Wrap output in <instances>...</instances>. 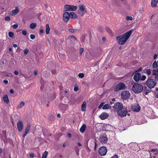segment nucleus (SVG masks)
<instances>
[{
  "label": "nucleus",
  "mask_w": 158,
  "mask_h": 158,
  "mask_svg": "<svg viewBox=\"0 0 158 158\" xmlns=\"http://www.w3.org/2000/svg\"><path fill=\"white\" fill-rule=\"evenodd\" d=\"M70 17L73 19H75L76 17V15L73 12H70L69 14Z\"/></svg>",
  "instance_id": "bb28decb"
},
{
  "label": "nucleus",
  "mask_w": 158,
  "mask_h": 158,
  "mask_svg": "<svg viewBox=\"0 0 158 158\" xmlns=\"http://www.w3.org/2000/svg\"><path fill=\"white\" fill-rule=\"evenodd\" d=\"M30 129V125L29 124L27 125V126L25 130V132L27 133H28Z\"/></svg>",
  "instance_id": "cd10ccee"
},
{
  "label": "nucleus",
  "mask_w": 158,
  "mask_h": 158,
  "mask_svg": "<svg viewBox=\"0 0 158 158\" xmlns=\"http://www.w3.org/2000/svg\"><path fill=\"white\" fill-rule=\"evenodd\" d=\"M126 88V86L124 83L120 82L116 86L114 89V91L115 92H117L119 90L125 89Z\"/></svg>",
  "instance_id": "39448f33"
},
{
  "label": "nucleus",
  "mask_w": 158,
  "mask_h": 158,
  "mask_svg": "<svg viewBox=\"0 0 158 158\" xmlns=\"http://www.w3.org/2000/svg\"><path fill=\"white\" fill-rule=\"evenodd\" d=\"M67 135L68 138H70L71 137V135L70 133L67 134Z\"/></svg>",
  "instance_id": "8fccbe9b"
},
{
  "label": "nucleus",
  "mask_w": 158,
  "mask_h": 158,
  "mask_svg": "<svg viewBox=\"0 0 158 158\" xmlns=\"http://www.w3.org/2000/svg\"><path fill=\"white\" fill-rule=\"evenodd\" d=\"M106 40V38L105 37H103L102 38V40L103 41V42H105V41Z\"/></svg>",
  "instance_id": "680f3d73"
},
{
  "label": "nucleus",
  "mask_w": 158,
  "mask_h": 158,
  "mask_svg": "<svg viewBox=\"0 0 158 158\" xmlns=\"http://www.w3.org/2000/svg\"><path fill=\"white\" fill-rule=\"evenodd\" d=\"M156 83V81L155 79L149 77L147 79L146 84L149 89H147V88L145 87L143 91L144 93L146 95L148 93L151 91L150 89L154 87Z\"/></svg>",
  "instance_id": "f03ea898"
},
{
  "label": "nucleus",
  "mask_w": 158,
  "mask_h": 158,
  "mask_svg": "<svg viewBox=\"0 0 158 158\" xmlns=\"http://www.w3.org/2000/svg\"><path fill=\"white\" fill-rule=\"evenodd\" d=\"M22 33L24 35H26L27 34V32L25 30H23L22 31Z\"/></svg>",
  "instance_id": "37998d69"
},
{
  "label": "nucleus",
  "mask_w": 158,
  "mask_h": 158,
  "mask_svg": "<svg viewBox=\"0 0 158 158\" xmlns=\"http://www.w3.org/2000/svg\"><path fill=\"white\" fill-rule=\"evenodd\" d=\"M153 68H157L158 67V65L156 61H154L152 65Z\"/></svg>",
  "instance_id": "7c9ffc66"
},
{
  "label": "nucleus",
  "mask_w": 158,
  "mask_h": 158,
  "mask_svg": "<svg viewBox=\"0 0 158 158\" xmlns=\"http://www.w3.org/2000/svg\"><path fill=\"white\" fill-rule=\"evenodd\" d=\"M157 149H152L151 151V152L153 153L154 154L156 155L157 154H158V151H156Z\"/></svg>",
  "instance_id": "473e14b6"
},
{
  "label": "nucleus",
  "mask_w": 158,
  "mask_h": 158,
  "mask_svg": "<svg viewBox=\"0 0 158 158\" xmlns=\"http://www.w3.org/2000/svg\"><path fill=\"white\" fill-rule=\"evenodd\" d=\"M10 92L11 94H13L14 93V91L13 89H10Z\"/></svg>",
  "instance_id": "e2e57ef3"
},
{
  "label": "nucleus",
  "mask_w": 158,
  "mask_h": 158,
  "mask_svg": "<svg viewBox=\"0 0 158 158\" xmlns=\"http://www.w3.org/2000/svg\"><path fill=\"white\" fill-rule=\"evenodd\" d=\"M107 152L106 148L104 146H102L98 150L99 154L102 156L105 155Z\"/></svg>",
  "instance_id": "6e6552de"
},
{
  "label": "nucleus",
  "mask_w": 158,
  "mask_h": 158,
  "mask_svg": "<svg viewBox=\"0 0 158 158\" xmlns=\"http://www.w3.org/2000/svg\"><path fill=\"white\" fill-rule=\"evenodd\" d=\"M130 94L128 91H125L123 92L121 94V98L123 99L129 98Z\"/></svg>",
  "instance_id": "1a4fd4ad"
},
{
  "label": "nucleus",
  "mask_w": 158,
  "mask_h": 158,
  "mask_svg": "<svg viewBox=\"0 0 158 158\" xmlns=\"http://www.w3.org/2000/svg\"><path fill=\"white\" fill-rule=\"evenodd\" d=\"M8 35L10 37L12 38L14 37V33L12 32H9L8 33Z\"/></svg>",
  "instance_id": "72a5a7b5"
},
{
  "label": "nucleus",
  "mask_w": 158,
  "mask_h": 158,
  "mask_svg": "<svg viewBox=\"0 0 158 158\" xmlns=\"http://www.w3.org/2000/svg\"><path fill=\"white\" fill-rule=\"evenodd\" d=\"M18 27V25L17 24H15L12 26V27L14 29H16Z\"/></svg>",
  "instance_id": "58836bf2"
},
{
  "label": "nucleus",
  "mask_w": 158,
  "mask_h": 158,
  "mask_svg": "<svg viewBox=\"0 0 158 158\" xmlns=\"http://www.w3.org/2000/svg\"><path fill=\"white\" fill-rule=\"evenodd\" d=\"M67 40L72 42H74L76 40V38L73 35L69 36L67 38Z\"/></svg>",
  "instance_id": "a211bd4d"
},
{
  "label": "nucleus",
  "mask_w": 158,
  "mask_h": 158,
  "mask_svg": "<svg viewBox=\"0 0 158 158\" xmlns=\"http://www.w3.org/2000/svg\"><path fill=\"white\" fill-rule=\"evenodd\" d=\"M133 18L131 16H127L126 17V19L127 20H131Z\"/></svg>",
  "instance_id": "e433bc0d"
},
{
  "label": "nucleus",
  "mask_w": 158,
  "mask_h": 158,
  "mask_svg": "<svg viewBox=\"0 0 158 158\" xmlns=\"http://www.w3.org/2000/svg\"><path fill=\"white\" fill-rule=\"evenodd\" d=\"M17 126L19 132H21L23 129V122L21 120H19L17 123Z\"/></svg>",
  "instance_id": "ddd939ff"
},
{
  "label": "nucleus",
  "mask_w": 158,
  "mask_h": 158,
  "mask_svg": "<svg viewBox=\"0 0 158 158\" xmlns=\"http://www.w3.org/2000/svg\"><path fill=\"white\" fill-rule=\"evenodd\" d=\"M142 68L141 67L138 70L137 72L141 71L142 70Z\"/></svg>",
  "instance_id": "13d9d810"
},
{
  "label": "nucleus",
  "mask_w": 158,
  "mask_h": 158,
  "mask_svg": "<svg viewBox=\"0 0 158 158\" xmlns=\"http://www.w3.org/2000/svg\"><path fill=\"white\" fill-rule=\"evenodd\" d=\"M145 73L148 75H151V70L150 69H146L145 70Z\"/></svg>",
  "instance_id": "c756f323"
},
{
  "label": "nucleus",
  "mask_w": 158,
  "mask_h": 158,
  "mask_svg": "<svg viewBox=\"0 0 158 158\" xmlns=\"http://www.w3.org/2000/svg\"><path fill=\"white\" fill-rule=\"evenodd\" d=\"M109 115L107 113L103 112L100 115L99 117L102 120H104L108 118Z\"/></svg>",
  "instance_id": "dca6fc26"
},
{
  "label": "nucleus",
  "mask_w": 158,
  "mask_h": 158,
  "mask_svg": "<svg viewBox=\"0 0 158 158\" xmlns=\"http://www.w3.org/2000/svg\"><path fill=\"white\" fill-rule=\"evenodd\" d=\"M60 108L62 110H65L67 108L66 105L61 104L60 105Z\"/></svg>",
  "instance_id": "4be33fe9"
},
{
  "label": "nucleus",
  "mask_w": 158,
  "mask_h": 158,
  "mask_svg": "<svg viewBox=\"0 0 158 158\" xmlns=\"http://www.w3.org/2000/svg\"><path fill=\"white\" fill-rule=\"evenodd\" d=\"M34 156V155L33 153H31L30 154V156L31 157H33Z\"/></svg>",
  "instance_id": "5fc2aeb1"
},
{
  "label": "nucleus",
  "mask_w": 158,
  "mask_h": 158,
  "mask_svg": "<svg viewBox=\"0 0 158 158\" xmlns=\"http://www.w3.org/2000/svg\"><path fill=\"white\" fill-rule=\"evenodd\" d=\"M27 134V133L25 132L23 136V137L24 138Z\"/></svg>",
  "instance_id": "bf43d9fd"
},
{
  "label": "nucleus",
  "mask_w": 158,
  "mask_h": 158,
  "mask_svg": "<svg viewBox=\"0 0 158 158\" xmlns=\"http://www.w3.org/2000/svg\"><path fill=\"white\" fill-rule=\"evenodd\" d=\"M152 75L155 76V79L158 81V69H153L152 71Z\"/></svg>",
  "instance_id": "f8f14e48"
},
{
  "label": "nucleus",
  "mask_w": 158,
  "mask_h": 158,
  "mask_svg": "<svg viewBox=\"0 0 158 158\" xmlns=\"http://www.w3.org/2000/svg\"><path fill=\"white\" fill-rule=\"evenodd\" d=\"M48 154V152L47 151H45L44 153L42 158H46L47 157Z\"/></svg>",
  "instance_id": "2f4dec72"
},
{
  "label": "nucleus",
  "mask_w": 158,
  "mask_h": 158,
  "mask_svg": "<svg viewBox=\"0 0 158 158\" xmlns=\"http://www.w3.org/2000/svg\"><path fill=\"white\" fill-rule=\"evenodd\" d=\"M34 74L35 75H36L37 74V72L36 71H35L34 72Z\"/></svg>",
  "instance_id": "774afa93"
},
{
  "label": "nucleus",
  "mask_w": 158,
  "mask_h": 158,
  "mask_svg": "<svg viewBox=\"0 0 158 158\" xmlns=\"http://www.w3.org/2000/svg\"><path fill=\"white\" fill-rule=\"evenodd\" d=\"M86 12L85 6L83 4H80V16H82Z\"/></svg>",
  "instance_id": "423d86ee"
},
{
  "label": "nucleus",
  "mask_w": 158,
  "mask_h": 158,
  "mask_svg": "<svg viewBox=\"0 0 158 158\" xmlns=\"http://www.w3.org/2000/svg\"><path fill=\"white\" fill-rule=\"evenodd\" d=\"M78 87L76 86H75L74 89V91H78Z\"/></svg>",
  "instance_id": "49530a36"
},
{
  "label": "nucleus",
  "mask_w": 158,
  "mask_h": 158,
  "mask_svg": "<svg viewBox=\"0 0 158 158\" xmlns=\"http://www.w3.org/2000/svg\"><path fill=\"white\" fill-rule=\"evenodd\" d=\"M5 19L7 21H9L10 20V18L9 17L6 16L5 17Z\"/></svg>",
  "instance_id": "09e8293b"
},
{
  "label": "nucleus",
  "mask_w": 158,
  "mask_h": 158,
  "mask_svg": "<svg viewBox=\"0 0 158 158\" xmlns=\"http://www.w3.org/2000/svg\"><path fill=\"white\" fill-rule=\"evenodd\" d=\"M77 8V7L76 6H73L67 5L64 6V9L66 11H75Z\"/></svg>",
  "instance_id": "0eeeda50"
},
{
  "label": "nucleus",
  "mask_w": 158,
  "mask_h": 158,
  "mask_svg": "<svg viewBox=\"0 0 158 158\" xmlns=\"http://www.w3.org/2000/svg\"><path fill=\"white\" fill-rule=\"evenodd\" d=\"M29 52V49L28 48H26L24 50V55H27Z\"/></svg>",
  "instance_id": "f704fd0d"
},
{
  "label": "nucleus",
  "mask_w": 158,
  "mask_h": 158,
  "mask_svg": "<svg viewBox=\"0 0 158 158\" xmlns=\"http://www.w3.org/2000/svg\"><path fill=\"white\" fill-rule=\"evenodd\" d=\"M113 108L117 112L118 115L121 117L126 116L127 113V109L123 108L122 104L120 103H116L114 105Z\"/></svg>",
  "instance_id": "f257e3e1"
},
{
  "label": "nucleus",
  "mask_w": 158,
  "mask_h": 158,
  "mask_svg": "<svg viewBox=\"0 0 158 158\" xmlns=\"http://www.w3.org/2000/svg\"><path fill=\"white\" fill-rule=\"evenodd\" d=\"M52 73L53 74H55L56 73V71L55 70H52Z\"/></svg>",
  "instance_id": "603ef678"
},
{
  "label": "nucleus",
  "mask_w": 158,
  "mask_h": 158,
  "mask_svg": "<svg viewBox=\"0 0 158 158\" xmlns=\"http://www.w3.org/2000/svg\"><path fill=\"white\" fill-rule=\"evenodd\" d=\"M156 97L158 98V88H156Z\"/></svg>",
  "instance_id": "c03bdc74"
},
{
  "label": "nucleus",
  "mask_w": 158,
  "mask_h": 158,
  "mask_svg": "<svg viewBox=\"0 0 158 158\" xmlns=\"http://www.w3.org/2000/svg\"><path fill=\"white\" fill-rule=\"evenodd\" d=\"M132 91L135 93H139L141 92L143 89V86L140 84L135 83L132 88Z\"/></svg>",
  "instance_id": "20e7f679"
},
{
  "label": "nucleus",
  "mask_w": 158,
  "mask_h": 158,
  "mask_svg": "<svg viewBox=\"0 0 158 158\" xmlns=\"http://www.w3.org/2000/svg\"><path fill=\"white\" fill-rule=\"evenodd\" d=\"M43 32H44V30H43L41 29V30H40V33L42 34L43 33Z\"/></svg>",
  "instance_id": "69168bd1"
},
{
  "label": "nucleus",
  "mask_w": 158,
  "mask_h": 158,
  "mask_svg": "<svg viewBox=\"0 0 158 158\" xmlns=\"http://www.w3.org/2000/svg\"><path fill=\"white\" fill-rule=\"evenodd\" d=\"M69 31L71 33H74L77 30L73 29L70 28L69 29Z\"/></svg>",
  "instance_id": "c9c22d12"
},
{
  "label": "nucleus",
  "mask_w": 158,
  "mask_h": 158,
  "mask_svg": "<svg viewBox=\"0 0 158 158\" xmlns=\"http://www.w3.org/2000/svg\"><path fill=\"white\" fill-rule=\"evenodd\" d=\"M84 51V49L82 48H81L80 49V53L81 55L82 53Z\"/></svg>",
  "instance_id": "de8ad7c7"
},
{
  "label": "nucleus",
  "mask_w": 158,
  "mask_h": 158,
  "mask_svg": "<svg viewBox=\"0 0 158 158\" xmlns=\"http://www.w3.org/2000/svg\"><path fill=\"white\" fill-rule=\"evenodd\" d=\"M36 23H31L30 26V28L31 29L35 28L36 26Z\"/></svg>",
  "instance_id": "c85d7f7f"
},
{
  "label": "nucleus",
  "mask_w": 158,
  "mask_h": 158,
  "mask_svg": "<svg viewBox=\"0 0 158 158\" xmlns=\"http://www.w3.org/2000/svg\"><path fill=\"white\" fill-rule=\"evenodd\" d=\"M70 18L69 14L67 12H65L63 16V20L64 22H67L69 20Z\"/></svg>",
  "instance_id": "9d476101"
},
{
  "label": "nucleus",
  "mask_w": 158,
  "mask_h": 158,
  "mask_svg": "<svg viewBox=\"0 0 158 158\" xmlns=\"http://www.w3.org/2000/svg\"><path fill=\"white\" fill-rule=\"evenodd\" d=\"M19 10L17 7H15V9L12 10L11 12V14L12 15H17L19 12Z\"/></svg>",
  "instance_id": "6ab92c4d"
},
{
  "label": "nucleus",
  "mask_w": 158,
  "mask_h": 158,
  "mask_svg": "<svg viewBox=\"0 0 158 158\" xmlns=\"http://www.w3.org/2000/svg\"><path fill=\"white\" fill-rule=\"evenodd\" d=\"M85 36V35H81V41L84 40Z\"/></svg>",
  "instance_id": "a18cd8bd"
},
{
  "label": "nucleus",
  "mask_w": 158,
  "mask_h": 158,
  "mask_svg": "<svg viewBox=\"0 0 158 158\" xmlns=\"http://www.w3.org/2000/svg\"><path fill=\"white\" fill-rule=\"evenodd\" d=\"M146 78V77L144 75L142 76L141 77H140V79L141 81L144 80Z\"/></svg>",
  "instance_id": "4c0bfd02"
},
{
  "label": "nucleus",
  "mask_w": 158,
  "mask_h": 158,
  "mask_svg": "<svg viewBox=\"0 0 158 158\" xmlns=\"http://www.w3.org/2000/svg\"><path fill=\"white\" fill-rule=\"evenodd\" d=\"M157 57V55L156 54H154V56H153V58L154 59H155Z\"/></svg>",
  "instance_id": "6e6d98bb"
},
{
  "label": "nucleus",
  "mask_w": 158,
  "mask_h": 158,
  "mask_svg": "<svg viewBox=\"0 0 158 158\" xmlns=\"http://www.w3.org/2000/svg\"><path fill=\"white\" fill-rule=\"evenodd\" d=\"M110 107H111L110 105L108 104H106L103 106L102 109L103 110H107Z\"/></svg>",
  "instance_id": "b1692460"
},
{
  "label": "nucleus",
  "mask_w": 158,
  "mask_h": 158,
  "mask_svg": "<svg viewBox=\"0 0 158 158\" xmlns=\"http://www.w3.org/2000/svg\"><path fill=\"white\" fill-rule=\"evenodd\" d=\"M111 158H118V156L117 155H115L113 156Z\"/></svg>",
  "instance_id": "3c124183"
},
{
  "label": "nucleus",
  "mask_w": 158,
  "mask_h": 158,
  "mask_svg": "<svg viewBox=\"0 0 158 158\" xmlns=\"http://www.w3.org/2000/svg\"><path fill=\"white\" fill-rule=\"evenodd\" d=\"M84 77V74L83 73H80V78H83Z\"/></svg>",
  "instance_id": "79ce46f5"
},
{
  "label": "nucleus",
  "mask_w": 158,
  "mask_h": 158,
  "mask_svg": "<svg viewBox=\"0 0 158 158\" xmlns=\"http://www.w3.org/2000/svg\"><path fill=\"white\" fill-rule=\"evenodd\" d=\"M158 0H152L151 6L152 7H155L158 3Z\"/></svg>",
  "instance_id": "412c9836"
},
{
  "label": "nucleus",
  "mask_w": 158,
  "mask_h": 158,
  "mask_svg": "<svg viewBox=\"0 0 158 158\" xmlns=\"http://www.w3.org/2000/svg\"><path fill=\"white\" fill-rule=\"evenodd\" d=\"M50 30V28L49 25L48 24H47L46 25V32L47 34H48L49 33V31Z\"/></svg>",
  "instance_id": "393cba45"
},
{
  "label": "nucleus",
  "mask_w": 158,
  "mask_h": 158,
  "mask_svg": "<svg viewBox=\"0 0 158 158\" xmlns=\"http://www.w3.org/2000/svg\"><path fill=\"white\" fill-rule=\"evenodd\" d=\"M57 116L58 118H60V114H57Z\"/></svg>",
  "instance_id": "338daca9"
},
{
  "label": "nucleus",
  "mask_w": 158,
  "mask_h": 158,
  "mask_svg": "<svg viewBox=\"0 0 158 158\" xmlns=\"http://www.w3.org/2000/svg\"><path fill=\"white\" fill-rule=\"evenodd\" d=\"M133 30L127 32L124 34L118 36L116 39L119 44L120 45L124 44L131 35Z\"/></svg>",
  "instance_id": "7ed1b4c3"
},
{
  "label": "nucleus",
  "mask_w": 158,
  "mask_h": 158,
  "mask_svg": "<svg viewBox=\"0 0 158 158\" xmlns=\"http://www.w3.org/2000/svg\"><path fill=\"white\" fill-rule=\"evenodd\" d=\"M4 101L6 104H8L9 102V100L8 96L7 95H5L3 98Z\"/></svg>",
  "instance_id": "5701e85b"
},
{
  "label": "nucleus",
  "mask_w": 158,
  "mask_h": 158,
  "mask_svg": "<svg viewBox=\"0 0 158 158\" xmlns=\"http://www.w3.org/2000/svg\"><path fill=\"white\" fill-rule=\"evenodd\" d=\"M141 77V74L139 73H137L134 75L133 78L136 82H138Z\"/></svg>",
  "instance_id": "2eb2a0df"
},
{
  "label": "nucleus",
  "mask_w": 158,
  "mask_h": 158,
  "mask_svg": "<svg viewBox=\"0 0 158 158\" xmlns=\"http://www.w3.org/2000/svg\"><path fill=\"white\" fill-rule=\"evenodd\" d=\"M25 103L24 102L21 101L20 103L17 106L18 108H21L24 106Z\"/></svg>",
  "instance_id": "a878e982"
},
{
  "label": "nucleus",
  "mask_w": 158,
  "mask_h": 158,
  "mask_svg": "<svg viewBox=\"0 0 158 158\" xmlns=\"http://www.w3.org/2000/svg\"><path fill=\"white\" fill-rule=\"evenodd\" d=\"M13 46V47L15 48H16L17 47V45L15 44H14Z\"/></svg>",
  "instance_id": "0e129e2a"
},
{
  "label": "nucleus",
  "mask_w": 158,
  "mask_h": 158,
  "mask_svg": "<svg viewBox=\"0 0 158 158\" xmlns=\"http://www.w3.org/2000/svg\"><path fill=\"white\" fill-rule=\"evenodd\" d=\"M14 74L15 75H18V72L17 71H15V72H14Z\"/></svg>",
  "instance_id": "4d7b16f0"
},
{
  "label": "nucleus",
  "mask_w": 158,
  "mask_h": 158,
  "mask_svg": "<svg viewBox=\"0 0 158 158\" xmlns=\"http://www.w3.org/2000/svg\"><path fill=\"white\" fill-rule=\"evenodd\" d=\"M104 102H102L99 106H98V108L100 109L104 105Z\"/></svg>",
  "instance_id": "ea45409f"
},
{
  "label": "nucleus",
  "mask_w": 158,
  "mask_h": 158,
  "mask_svg": "<svg viewBox=\"0 0 158 158\" xmlns=\"http://www.w3.org/2000/svg\"><path fill=\"white\" fill-rule=\"evenodd\" d=\"M86 102H84L81 106V110L82 111L84 112L86 111Z\"/></svg>",
  "instance_id": "aec40b11"
},
{
  "label": "nucleus",
  "mask_w": 158,
  "mask_h": 158,
  "mask_svg": "<svg viewBox=\"0 0 158 158\" xmlns=\"http://www.w3.org/2000/svg\"><path fill=\"white\" fill-rule=\"evenodd\" d=\"M30 38L31 39L33 40L35 38V36L33 34H31L30 35Z\"/></svg>",
  "instance_id": "a19ab883"
},
{
  "label": "nucleus",
  "mask_w": 158,
  "mask_h": 158,
  "mask_svg": "<svg viewBox=\"0 0 158 158\" xmlns=\"http://www.w3.org/2000/svg\"><path fill=\"white\" fill-rule=\"evenodd\" d=\"M99 139L101 142L106 143L107 141V138L105 135L103 134L100 137Z\"/></svg>",
  "instance_id": "9b49d317"
},
{
  "label": "nucleus",
  "mask_w": 158,
  "mask_h": 158,
  "mask_svg": "<svg viewBox=\"0 0 158 158\" xmlns=\"http://www.w3.org/2000/svg\"><path fill=\"white\" fill-rule=\"evenodd\" d=\"M3 82L6 84H7L8 83V81L6 80H4L3 81Z\"/></svg>",
  "instance_id": "864d4df0"
},
{
  "label": "nucleus",
  "mask_w": 158,
  "mask_h": 158,
  "mask_svg": "<svg viewBox=\"0 0 158 158\" xmlns=\"http://www.w3.org/2000/svg\"><path fill=\"white\" fill-rule=\"evenodd\" d=\"M140 106L138 104H135L132 106V110L136 112H139L140 110Z\"/></svg>",
  "instance_id": "4468645a"
},
{
  "label": "nucleus",
  "mask_w": 158,
  "mask_h": 158,
  "mask_svg": "<svg viewBox=\"0 0 158 158\" xmlns=\"http://www.w3.org/2000/svg\"><path fill=\"white\" fill-rule=\"evenodd\" d=\"M86 129V125L85 124H83L80 128V131L82 133H84Z\"/></svg>",
  "instance_id": "f3484780"
},
{
  "label": "nucleus",
  "mask_w": 158,
  "mask_h": 158,
  "mask_svg": "<svg viewBox=\"0 0 158 158\" xmlns=\"http://www.w3.org/2000/svg\"><path fill=\"white\" fill-rule=\"evenodd\" d=\"M94 143H95L94 150H96V146H97V143L95 141L94 142Z\"/></svg>",
  "instance_id": "052dcab7"
}]
</instances>
